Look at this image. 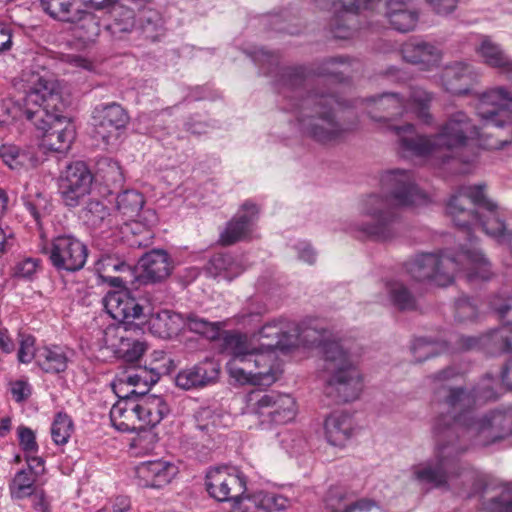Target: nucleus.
Returning a JSON list of instances; mask_svg holds the SVG:
<instances>
[{"label": "nucleus", "mask_w": 512, "mask_h": 512, "mask_svg": "<svg viewBox=\"0 0 512 512\" xmlns=\"http://www.w3.org/2000/svg\"><path fill=\"white\" fill-rule=\"evenodd\" d=\"M496 380L487 376L472 389L449 388L441 413L433 424L434 460L412 468L413 479L426 488L445 487L454 475L456 460L470 447H486L512 436V406L475 417V409L495 400Z\"/></svg>", "instance_id": "1"}, {"label": "nucleus", "mask_w": 512, "mask_h": 512, "mask_svg": "<svg viewBox=\"0 0 512 512\" xmlns=\"http://www.w3.org/2000/svg\"><path fill=\"white\" fill-rule=\"evenodd\" d=\"M325 333L314 328L301 329L296 323L279 318L267 322L253 336H256V344L263 353H271L278 360L277 350L288 351L300 342L315 345ZM317 346L325 362L321 375L325 382L324 393L336 401L356 400L364 387L363 378L349 354L336 340L321 339Z\"/></svg>", "instance_id": "2"}, {"label": "nucleus", "mask_w": 512, "mask_h": 512, "mask_svg": "<svg viewBox=\"0 0 512 512\" xmlns=\"http://www.w3.org/2000/svg\"><path fill=\"white\" fill-rule=\"evenodd\" d=\"M458 273H464L469 282L486 281L493 275L490 262L475 247H462L458 253L450 250L440 254L422 253L407 262L403 271L382 281L377 301L411 310L416 300L407 285L410 279L445 287L453 283Z\"/></svg>", "instance_id": "3"}, {"label": "nucleus", "mask_w": 512, "mask_h": 512, "mask_svg": "<svg viewBox=\"0 0 512 512\" xmlns=\"http://www.w3.org/2000/svg\"><path fill=\"white\" fill-rule=\"evenodd\" d=\"M399 139V149L404 157L426 158L433 165L445 161L459 150L468 147L503 149L512 143L509 140L490 139V132L481 133L472 120L462 111L451 114L433 137L418 135L414 126L394 127Z\"/></svg>", "instance_id": "4"}, {"label": "nucleus", "mask_w": 512, "mask_h": 512, "mask_svg": "<svg viewBox=\"0 0 512 512\" xmlns=\"http://www.w3.org/2000/svg\"><path fill=\"white\" fill-rule=\"evenodd\" d=\"M381 185L388 195L371 194L362 200V219L356 229L364 235L386 241L394 235L396 214L393 206L424 205L428 202V196L415 185L412 175L404 170L386 172L381 178Z\"/></svg>", "instance_id": "5"}, {"label": "nucleus", "mask_w": 512, "mask_h": 512, "mask_svg": "<svg viewBox=\"0 0 512 512\" xmlns=\"http://www.w3.org/2000/svg\"><path fill=\"white\" fill-rule=\"evenodd\" d=\"M20 89L26 93L27 104H33L36 110L27 108L28 119L34 120L37 129L42 131L40 147L53 152H66L76 136L74 123L64 116L51 113L60 104V83L48 72L26 73L20 83Z\"/></svg>", "instance_id": "6"}, {"label": "nucleus", "mask_w": 512, "mask_h": 512, "mask_svg": "<svg viewBox=\"0 0 512 512\" xmlns=\"http://www.w3.org/2000/svg\"><path fill=\"white\" fill-rule=\"evenodd\" d=\"M221 351L231 357L226 364L229 376L241 385L270 386L281 373L279 361L271 353H263L253 334L225 332L221 338Z\"/></svg>", "instance_id": "7"}, {"label": "nucleus", "mask_w": 512, "mask_h": 512, "mask_svg": "<svg viewBox=\"0 0 512 512\" xmlns=\"http://www.w3.org/2000/svg\"><path fill=\"white\" fill-rule=\"evenodd\" d=\"M51 265L57 270L75 272L81 270L88 256L87 246L71 234H59L42 245Z\"/></svg>", "instance_id": "8"}, {"label": "nucleus", "mask_w": 512, "mask_h": 512, "mask_svg": "<svg viewBox=\"0 0 512 512\" xmlns=\"http://www.w3.org/2000/svg\"><path fill=\"white\" fill-rule=\"evenodd\" d=\"M247 409L250 413L265 417L262 422L286 424L293 421L297 415V405L294 398L288 394L262 393L253 391L247 395Z\"/></svg>", "instance_id": "9"}, {"label": "nucleus", "mask_w": 512, "mask_h": 512, "mask_svg": "<svg viewBox=\"0 0 512 512\" xmlns=\"http://www.w3.org/2000/svg\"><path fill=\"white\" fill-rule=\"evenodd\" d=\"M333 104L340 105L333 95L309 96L304 100L305 108L313 105L317 116H308L303 113L299 118V123L303 130L320 142L331 141L339 135V126L330 112L322 111L326 105L332 106Z\"/></svg>", "instance_id": "10"}, {"label": "nucleus", "mask_w": 512, "mask_h": 512, "mask_svg": "<svg viewBox=\"0 0 512 512\" xmlns=\"http://www.w3.org/2000/svg\"><path fill=\"white\" fill-rule=\"evenodd\" d=\"M205 486L208 494L217 501L234 500L235 503L244 496L247 478L236 467L218 466L207 471Z\"/></svg>", "instance_id": "11"}, {"label": "nucleus", "mask_w": 512, "mask_h": 512, "mask_svg": "<svg viewBox=\"0 0 512 512\" xmlns=\"http://www.w3.org/2000/svg\"><path fill=\"white\" fill-rule=\"evenodd\" d=\"M477 115L483 127H503L512 123V95L504 87L488 90L479 99Z\"/></svg>", "instance_id": "12"}, {"label": "nucleus", "mask_w": 512, "mask_h": 512, "mask_svg": "<svg viewBox=\"0 0 512 512\" xmlns=\"http://www.w3.org/2000/svg\"><path fill=\"white\" fill-rule=\"evenodd\" d=\"M107 313L115 320L141 324L151 313V305L145 298H135L128 290L109 292L103 299Z\"/></svg>", "instance_id": "13"}, {"label": "nucleus", "mask_w": 512, "mask_h": 512, "mask_svg": "<svg viewBox=\"0 0 512 512\" xmlns=\"http://www.w3.org/2000/svg\"><path fill=\"white\" fill-rule=\"evenodd\" d=\"M432 96L420 88H414L409 93V99L404 100L396 93H385L381 95L376 104L379 109L386 111L391 116H403L409 113L429 123L431 115L428 108Z\"/></svg>", "instance_id": "14"}, {"label": "nucleus", "mask_w": 512, "mask_h": 512, "mask_svg": "<svg viewBox=\"0 0 512 512\" xmlns=\"http://www.w3.org/2000/svg\"><path fill=\"white\" fill-rule=\"evenodd\" d=\"M93 176L85 163L68 165L59 179V192L66 206L76 207L89 195Z\"/></svg>", "instance_id": "15"}, {"label": "nucleus", "mask_w": 512, "mask_h": 512, "mask_svg": "<svg viewBox=\"0 0 512 512\" xmlns=\"http://www.w3.org/2000/svg\"><path fill=\"white\" fill-rule=\"evenodd\" d=\"M291 505L290 497L280 488L257 489L238 499L231 512H277Z\"/></svg>", "instance_id": "16"}, {"label": "nucleus", "mask_w": 512, "mask_h": 512, "mask_svg": "<svg viewBox=\"0 0 512 512\" xmlns=\"http://www.w3.org/2000/svg\"><path fill=\"white\" fill-rule=\"evenodd\" d=\"M178 473V466L174 462L159 458L137 464L134 479L140 487L161 489L169 485Z\"/></svg>", "instance_id": "17"}, {"label": "nucleus", "mask_w": 512, "mask_h": 512, "mask_svg": "<svg viewBox=\"0 0 512 512\" xmlns=\"http://www.w3.org/2000/svg\"><path fill=\"white\" fill-rule=\"evenodd\" d=\"M92 119L96 133L106 142L111 137L118 136L119 131L125 129L129 122L128 114L117 103L96 106Z\"/></svg>", "instance_id": "18"}, {"label": "nucleus", "mask_w": 512, "mask_h": 512, "mask_svg": "<svg viewBox=\"0 0 512 512\" xmlns=\"http://www.w3.org/2000/svg\"><path fill=\"white\" fill-rule=\"evenodd\" d=\"M478 77L479 74L472 65L456 61L444 67L441 74V85L451 94L466 95L471 92Z\"/></svg>", "instance_id": "19"}, {"label": "nucleus", "mask_w": 512, "mask_h": 512, "mask_svg": "<svg viewBox=\"0 0 512 512\" xmlns=\"http://www.w3.org/2000/svg\"><path fill=\"white\" fill-rule=\"evenodd\" d=\"M474 348H485L493 354L512 352V324L503 325L481 337H462L456 349L469 350Z\"/></svg>", "instance_id": "20"}, {"label": "nucleus", "mask_w": 512, "mask_h": 512, "mask_svg": "<svg viewBox=\"0 0 512 512\" xmlns=\"http://www.w3.org/2000/svg\"><path fill=\"white\" fill-rule=\"evenodd\" d=\"M157 223L154 210L144 209L140 215L129 218L121 227V232L131 247H147L152 244V228Z\"/></svg>", "instance_id": "21"}, {"label": "nucleus", "mask_w": 512, "mask_h": 512, "mask_svg": "<svg viewBox=\"0 0 512 512\" xmlns=\"http://www.w3.org/2000/svg\"><path fill=\"white\" fill-rule=\"evenodd\" d=\"M258 215L255 204L246 202L237 215L227 224L220 234V241L224 245H231L237 241L248 238L254 229V223Z\"/></svg>", "instance_id": "22"}, {"label": "nucleus", "mask_w": 512, "mask_h": 512, "mask_svg": "<svg viewBox=\"0 0 512 512\" xmlns=\"http://www.w3.org/2000/svg\"><path fill=\"white\" fill-rule=\"evenodd\" d=\"M258 215L255 204L246 202L237 215L227 224L220 234V241L224 245H231L237 241L248 238L254 229V223Z\"/></svg>", "instance_id": "23"}, {"label": "nucleus", "mask_w": 512, "mask_h": 512, "mask_svg": "<svg viewBox=\"0 0 512 512\" xmlns=\"http://www.w3.org/2000/svg\"><path fill=\"white\" fill-rule=\"evenodd\" d=\"M0 158L7 167L18 172L33 169L41 162L35 146H21L12 142L0 145Z\"/></svg>", "instance_id": "24"}, {"label": "nucleus", "mask_w": 512, "mask_h": 512, "mask_svg": "<svg viewBox=\"0 0 512 512\" xmlns=\"http://www.w3.org/2000/svg\"><path fill=\"white\" fill-rule=\"evenodd\" d=\"M140 430L157 426L169 413L170 407L159 395L149 394L135 397Z\"/></svg>", "instance_id": "25"}, {"label": "nucleus", "mask_w": 512, "mask_h": 512, "mask_svg": "<svg viewBox=\"0 0 512 512\" xmlns=\"http://www.w3.org/2000/svg\"><path fill=\"white\" fill-rule=\"evenodd\" d=\"M92 8L91 5L79 6V13L73 20H68L71 24V34L76 41L83 46L94 44L101 34L100 20L92 12L87 9Z\"/></svg>", "instance_id": "26"}, {"label": "nucleus", "mask_w": 512, "mask_h": 512, "mask_svg": "<svg viewBox=\"0 0 512 512\" xmlns=\"http://www.w3.org/2000/svg\"><path fill=\"white\" fill-rule=\"evenodd\" d=\"M386 17L391 26L400 32L415 29L419 20V12L415 0H388Z\"/></svg>", "instance_id": "27"}, {"label": "nucleus", "mask_w": 512, "mask_h": 512, "mask_svg": "<svg viewBox=\"0 0 512 512\" xmlns=\"http://www.w3.org/2000/svg\"><path fill=\"white\" fill-rule=\"evenodd\" d=\"M117 396L119 400L110 409L112 426L120 432L140 430L135 397L122 395V393Z\"/></svg>", "instance_id": "28"}, {"label": "nucleus", "mask_w": 512, "mask_h": 512, "mask_svg": "<svg viewBox=\"0 0 512 512\" xmlns=\"http://www.w3.org/2000/svg\"><path fill=\"white\" fill-rule=\"evenodd\" d=\"M141 273L139 279L142 282H160L166 279L172 270L171 261L167 252L152 250L146 253L139 261Z\"/></svg>", "instance_id": "29"}, {"label": "nucleus", "mask_w": 512, "mask_h": 512, "mask_svg": "<svg viewBox=\"0 0 512 512\" xmlns=\"http://www.w3.org/2000/svg\"><path fill=\"white\" fill-rule=\"evenodd\" d=\"M403 58L410 63L421 65L423 69L437 66L442 60V50L426 41H410L402 47Z\"/></svg>", "instance_id": "30"}, {"label": "nucleus", "mask_w": 512, "mask_h": 512, "mask_svg": "<svg viewBox=\"0 0 512 512\" xmlns=\"http://www.w3.org/2000/svg\"><path fill=\"white\" fill-rule=\"evenodd\" d=\"M141 324H147L150 331L160 338H170L185 328V318L170 310L154 313L151 307V313Z\"/></svg>", "instance_id": "31"}, {"label": "nucleus", "mask_w": 512, "mask_h": 512, "mask_svg": "<svg viewBox=\"0 0 512 512\" xmlns=\"http://www.w3.org/2000/svg\"><path fill=\"white\" fill-rule=\"evenodd\" d=\"M475 52L486 65L496 68L504 74L512 75V59L506 54L500 44L489 36L480 35Z\"/></svg>", "instance_id": "32"}, {"label": "nucleus", "mask_w": 512, "mask_h": 512, "mask_svg": "<svg viewBox=\"0 0 512 512\" xmlns=\"http://www.w3.org/2000/svg\"><path fill=\"white\" fill-rule=\"evenodd\" d=\"M94 9H108L112 20L107 25V30L113 38L118 40L124 39L134 29L135 19L133 11L116 0H107L104 7Z\"/></svg>", "instance_id": "33"}, {"label": "nucleus", "mask_w": 512, "mask_h": 512, "mask_svg": "<svg viewBox=\"0 0 512 512\" xmlns=\"http://www.w3.org/2000/svg\"><path fill=\"white\" fill-rule=\"evenodd\" d=\"M157 382V375L152 371L146 369H132L127 373L117 376L113 382V390L116 395L124 392V386L132 387L131 390L127 391L124 395L130 396V394H144L150 385Z\"/></svg>", "instance_id": "34"}, {"label": "nucleus", "mask_w": 512, "mask_h": 512, "mask_svg": "<svg viewBox=\"0 0 512 512\" xmlns=\"http://www.w3.org/2000/svg\"><path fill=\"white\" fill-rule=\"evenodd\" d=\"M325 437L336 447H344L351 439L353 423L351 418L343 413H332L324 422Z\"/></svg>", "instance_id": "35"}, {"label": "nucleus", "mask_w": 512, "mask_h": 512, "mask_svg": "<svg viewBox=\"0 0 512 512\" xmlns=\"http://www.w3.org/2000/svg\"><path fill=\"white\" fill-rule=\"evenodd\" d=\"M69 351L59 345H47L37 349L36 363L47 373H60L66 370Z\"/></svg>", "instance_id": "36"}, {"label": "nucleus", "mask_w": 512, "mask_h": 512, "mask_svg": "<svg viewBox=\"0 0 512 512\" xmlns=\"http://www.w3.org/2000/svg\"><path fill=\"white\" fill-rule=\"evenodd\" d=\"M377 502L370 498L352 499L350 494L338 492L327 502L328 512H370L377 508ZM376 512H385L377 509Z\"/></svg>", "instance_id": "37"}, {"label": "nucleus", "mask_w": 512, "mask_h": 512, "mask_svg": "<svg viewBox=\"0 0 512 512\" xmlns=\"http://www.w3.org/2000/svg\"><path fill=\"white\" fill-rule=\"evenodd\" d=\"M42 9L53 19L67 22L78 15L79 6H87L84 0H39Z\"/></svg>", "instance_id": "38"}, {"label": "nucleus", "mask_w": 512, "mask_h": 512, "mask_svg": "<svg viewBox=\"0 0 512 512\" xmlns=\"http://www.w3.org/2000/svg\"><path fill=\"white\" fill-rule=\"evenodd\" d=\"M44 72H46V71L43 70L42 72H39V71L27 70V71L22 72L19 79L15 82L14 85H15V88L19 92L23 93L24 104L21 105L18 101H15L13 98H10V97L2 99V101L0 102L1 118H6L7 121L9 118L14 120V119L20 118L23 115H25L28 118V113L26 111L27 108L29 107L31 110H36V107L33 104H29V105L27 104L26 93L22 89H20L19 86L23 80L24 74H26V73H41V74H43Z\"/></svg>", "instance_id": "39"}, {"label": "nucleus", "mask_w": 512, "mask_h": 512, "mask_svg": "<svg viewBox=\"0 0 512 512\" xmlns=\"http://www.w3.org/2000/svg\"><path fill=\"white\" fill-rule=\"evenodd\" d=\"M485 493L489 495L484 502L485 510L488 512H512V487L509 484L493 490L486 488Z\"/></svg>", "instance_id": "40"}, {"label": "nucleus", "mask_w": 512, "mask_h": 512, "mask_svg": "<svg viewBox=\"0 0 512 512\" xmlns=\"http://www.w3.org/2000/svg\"><path fill=\"white\" fill-rule=\"evenodd\" d=\"M36 479V472L27 470L17 472L10 484L11 497L18 500L30 497L38 488L35 485Z\"/></svg>", "instance_id": "41"}, {"label": "nucleus", "mask_w": 512, "mask_h": 512, "mask_svg": "<svg viewBox=\"0 0 512 512\" xmlns=\"http://www.w3.org/2000/svg\"><path fill=\"white\" fill-rule=\"evenodd\" d=\"M96 270L99 273L100 277L103 278V280L105 282H108L110 285L115 286V287H121L126 283V281L123 280L121 277L111 276V275H109V273L111 271H114V272L128 271V272H130L131 268L129 265H127L124 262H120L119 260H117L113 257L106 256V257L101 258L96 263Z\"/></svg>", "instance_id": "42"}, {"label": "nucleus", "mask_w": 512, "mask_h": 512, "mask_svg": "<svg viewBox=\"0 0 512 512\" xmlns=\"http://www.w3.org/2000/svg\"><path fill=\"white\" fill-rule=\"evenodd\" d=\"M144 198L135 190H126L117 197V209L123 217L134 218L143 211Z\"/></svg>", "instance_id": "43"}, {"label": "nucleus", "mask_w": 512, "mask_h": 512, "mask_svg": "<svg viewBox=\"0 0 512 512\" xmlns=\"http://www.w3.org/2000/svg\"><path fill=\"white\" fill-rule=\"evenodd\" d=\"M207 370L203 365H196L192 368L180 371L176 376V385L183 389H191L198 386H204L209 380Z\"/></svg>", "instance_id": "44"}, {"label": "nucleus", "mask_w": 512, "mask_h": 512, "mask_svg": "<svg viewBox=\"0 0 512 512\" xmlns=\"http://www.w3.org/2000/svg\"><path fill=\"white\" fill-rule=\"evenodd\" d=\"M73 422L71 418L64 413H58L51 425V436L52 440L56 445H65L72 433H73Z\"/></svg>", "instance_id": "45"}, {"label": "nucleus", "mask_w": 512, "mask_h": 512, "mask_svg": "<svg viewBox=\"0 0 512 512\" xmlns=\"http://www.w3.org/2000/svg\"><path fill=\"white\" fill-rule=\"evenodd\" d=\"M221 327L222 324L220 322H208L195 315H189L185 318V328L210 339H214L219 335Z\"/></svg>", "instance_id": "46"}, {"label": "nucleus", "mask_w": 512, "mask_h": 512, "mask_svg": "<svg viewBox=\"0 0 512 512\" xmlns=\"http://www.w3.org/2000/svg\"><path fill=\"white\" fill-rule=\"evenodd\" d=\"M124 330L120 326H109L103 332V345L113 352L117 357L120 349L125 346L127 337L124 336Z\"/></svg>", "instance_id": "47"}, {"label": "nucleus", "mask_w": 512, "mask_h": 512, "mask_svg": "<svg viewBox=\"0 0 512 512\" xmlns=\"http://www.w3.org/2000/svg\"><path fill=\"white\" fill-rule=\"evenodd\" d=\"M373 3L374 0H337L333 3V10L338 19L344 15L355 14L362 9L371 8Z\"/></svg>", "instance_id": "48"}, {"label": "nucleus", "mask_w": 512, "mask_h": 512, "mask_svg": "<svg viewBox=\"0 0 512 512\" xmlns=\"http://www.w3.org/2000/svg\"><path fill=\"white\" fill-rule=\"evenodd\" d=\"M211 263L215 269L218 270L220 274L223 273L224 277L228 280L233 279L242 272V269L230 255H216L211 260Z\"/></svg>", "instance_id": "49"}, {"label": "nucleus", "mask_w": 512, "mask_h": 512, "mask_svg": "<svg viewBox=\"0 0 512 512\" xmlns=\"http://www.w3.org/2000/svg\"><path fill=\"white\" fill-rule=\"evenodd\" d=\"M108 215V209L103 203L90 201L82 211V218L91 226H98Z\"/></svg>", "instance_id": "50"}, {"label": "nucleus", "mask_w": 512, "mask_h": 512, "mask_svg": "<svg viewBox=\"0 0 512 512\" xmlns=\"http://www.w3.org/2000/svg\"><path fill=\"white\" fill-rule=\"evenodd\" d=\"M17 438L19 446L25 455H32L38 453V443L34 431L26 426H19L17 428Z\"/></svg>", "instance_id": "51"}, {"label": "nucleus", "mask_w": 512, "mask_h": 512, "mask_svg": "<svg viewBox=\"0 0 512 512\" xmlns=\"http://www.w3.org/2000/svg\"><path fill=\"white\" fill-rule=\"evenodd\" d=\"M98 167L107 181L119 183L123 180L122 169L117 161L108 158L103 159L98 163Z\"/></svg>", "instance_id": "52"}, {"label": "nucleus", "mask_w": 512, "mask_h": 512, "mask_svg": "<svg viewBox=\"0 0 512 512\" xmlns=\"http://www.w3.org/2000/svg\"><path fill=\"white\" fill-rule=\"evenodd\" d=\"M145 349L146 347L144 343L128 338L125 342V346L120 349L118 357L124 359L127 362H134L143 355Z\"/></svg>", "instance_id": "53"}, {"label": "nucleus", "mask_w": 512, "mask_h": 512, "mask_svg": "<svg viewBox=\"0 0 512 512\" xmlns=\"http://www.w3.org/2000/svg\"><path fill=\"white\" fill-rule=\"evenodd\" d=\"M37 349L35 348V338L27 335L22 336L18 350V360L21 363H29L32 359L36 360Z\"/></svg>", "instance_id": "54"}, {"label": "nucleus", "mask_w": 512, "mask_h": 512, "mask_svg": "<svg viewBox=\"0 0 512 512\" xmlns=\"http://www.w3.org/2000/svg\"><path fill=\"white\" fill-rule=\"evenodd\" d=\"M413 353L417 361H423L437 353L435 343L426 339H417L413 345Z\"/></svg>", "instance_id": "55"}, {"label": "nucleus", "mask_w": 512, "mask_h": 512, "mask_svg": "<svg viewBox=\"0 0 512 512\" xmlns=\"http://www.w3.org/2000/svg\"><path fill=\"white\" fill-rule=\"evenodd\" d=\"M283 447L291 454H297L306 447L305 439L298 434L288 433L281 439Z\"/></svg>", "instance_id": "56"}, {"label": "nucleus", "mask_w": 512, "mask_h": 512, "mask_svg": "<svg viewBox=\"0 0 512 512\" xmlns=\"http://www.w3.org/2000/svg\"><path fill=\"white\" fill-rule=\"evenodd\" d=\"M261 314V310H254L251 307H245L235 316V321L243 327H250L260 321Z\"/></svg>", "instance_id": "57"}, {"label": "nucleus", "mask_w": 512, "mask_h": 512, "mask_svg": "<svg viewBox=\"0 0 512 512\" xmlns=\"http://www.w3.org/2000/svg\"><path fill=\"white\" fill-rule=\"evenodd\" d=\"M491 308L501 317L512 311V298H506L502 294L495 295L490 301Z\"/></svg>", "instance_id": "58"}, {"label": "nucleus", "mask_w": 512, "mask_h": 512, "mask_svg": "<svg viewBox=\"0 0 512 512\" xmlns=\"http://www.w3.org/2000/svg\"><path fill=\"white\" fill-rule=\"evenodd\" d=\"M38 267L36 259L28 258L19 262L16 266V275L22 278H31Z\"/></svg>", "instance_id": "59"}, {"label": "nucleus", "mask_w": 512, "mask_h": 512, "mask_svg": "<svg viewBox=\"0 0 512 512\" xmlns=\"http://www.w3.org/2000/svg\"><path fill=\"white\" fill-rule=\"evenodd\" d=\"M438 14L447 15L455 10L458 0H426Z\"/></svg>", "instance_id": "60"}, {"label": "nucleus", "mask_w": 512, "mask_h": 512, "mask_svg": "<svg viewBox=\"0 0 512 512\" xmlns=\"http://www.w3.org/2000/svg\"><path fill=\"white\" fill-rule=\"evenodd\" d=\"M11 393L17 402L27 399L31 393L30 386L25 381H15L11 384Z\"/></svg>", "instance_id": "61"}, {"label": "nucleus", "mask_w": 512, "mask_h": 512, "mask_svg": "<svg viewBox=\"0 0 512 512\" xmlns=\"http://www.w3.org/2000/svg\"><path fill=\"white\" fill-rule=\"evenodd\" d=\"M30 497L32 498V505L37 512H49L50 503L43 489L37 488Z\"/></svg>", "instance_id": "62"}, {"label": "nucleus", "mask_w": 512, "mask_h": 512, "mask_svg": "<svg viewBox=\"0 0 512 512\" xmlns=\"http://www.w3.org/2000/svg\"><path fill=\"white\" fill-rule=\"evenodd\" d=\"M156 442V435L152 432H148L144 435H140L133 441V447L143 448L144 452L147 453L153 450Z\"/></svg>", "instance_id": "63"}, {"label": "nucleus", "mask_w": 512, "mask_h": 512, "mask_svg": "<svg viewBox=\"0 0 512 512\" xmlns=\"http://www.w3.org/2000/svg\"><path fill=\"white\" fill-rule=\"evenodd\" d=\"M11 46V30L6 24L0 23V53L10 50Z\"/></svg>", "instance_id": "64"}]
</instances>
